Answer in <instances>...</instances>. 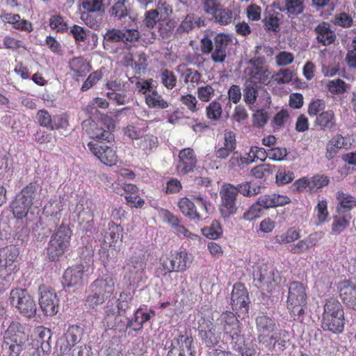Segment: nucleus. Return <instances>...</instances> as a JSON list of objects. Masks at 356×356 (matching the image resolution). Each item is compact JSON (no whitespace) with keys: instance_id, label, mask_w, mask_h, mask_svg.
I'll return each instance as SVG.
<instances>
[{"instance_id":"38","label":"nucleus","mask_w":356,"mask_h":356,"mask_svg":"<svg viewBox=\"0 0 356 356\" xmlns=\"http://www.w3.org/2000/svg\"><path fill=\"white\" fill-rule=\"evenodd\" d=\"M33 204L17 195L11 204L13 216L17 219L25 218Z\"/></svg>"},{"instance_id":"4","label":"nucleus","mask_w":356,"mask_h":356,"mask_svg":"<svg viewBox=\"0 0 356 356\" xmlns=\"http://www.w3.org/2000/svg\"><path fill=\"white\" fill-rule=\"evenodd\" d=\"M307 286L302 282L293 281L289 283L286 308L293 321L302 322L307 305Z\"/></svg>"},{"instance_id":"6","label":"nucleus","mask_w":356,"mask_h":356,"mask_svg":"<svg viewBox=\"0 0 356 356\" xmlns=\"http://www.w3.org/2000/svg\"><path fill=\"white\" fill-rule=\"evenodd\" d=\"M232 42L229 34L220 33L212 40L208 36L200 41L201 51L203 54H211V59L215 63H223L227 56V48Z\"/></svg>"},{"instance_id":"9","label":"nucleus","mask_w":356,"mask_h":356,"mask_svg":"<svg viewBox=\"0 0 356 356\" xmlns=\"http://www.w3.org/2000/svg\"><path fill=\"white\" fill-rule=\"evenodd\" d=\"M113 120L107 116L95 120H88L83 122L86 132L92 139L102 143H110L114 140L112 129L114 128Z\"/></svg>"},{"instance_id":"1","label":"nucleus","mask_w":356,"mask_h":356,"mask_svg":"<svg viewBox=\"0 0 356 356\" xmlns=\"http://www.w3.org/2000/svg\"><path fill=\"white\" fill-rule=\"evenodd\" d=\"M346 324L344 310L335 298L325 300L321 320V327L325 332L339 334L343 332Z\"/></svg>"},{"instance_id":"36","label":"nucleus","mask_w":356,"mask_h":356,"mask_svg":"<svg viewBox=\"0 0 356 356\" xmlns=\"http://www.w3.org/2000/svg\"><path fill=\"white\" fill-rule=\"evenodd\" d=\"M177 206L181 213L191 220L199 221L202 219V216L196 209L193 201L186 197L179 200Z\"/></svg>"},{"instance_id":"61","label":"nucleus","mask_w":356,"mask_h":356,"mask_svg":"<svg viewBox=\"0 0 356 356\" xmlns=\"http://www.w3.org/2000/svg\"><path fill=\"white\" fill-rule=\"evenodd\" d=\"M315 211L317 213L318 222L320 224L325 222L329 216L327 200H323L319 201L315 207Z\"/></svg>"},{"instance_id":"43","label":"nucleus","mask_w":356,"mask_h":356,"mask_svg":"<svg viewBox=\"0 0 356 356\" xmlns=\"http://www.w3.org/2000/svg\"><path fill=\"white\" fill-rule=\"evenodd\" d=\"M300 229L290 227L284 233L275 236V241L279 245L291 243L300 238Z\"/></svg>"},{"instance_id":"55","label":"nucleus","mask_w":356,"mask_h":356,"mask_svg":"<svg viewBox=\"0 0 356 356\" xmlns=\"http://www.w3.org/2000/svg\"><path fill=\"white\" fill-rule=\"evenodd\" d=\"M330 183V179L324 175H315L309 178L310 193L316 192L318 189L326 186Z\"/></svg>"},{"instance_id":"48","label":"nucleus","mask_w":356,"mask_h":356,"mask_svg":"<svg viewBox=\"0 0 356 356\" xmlns=\"http://www.w3.org/2000/svg\"><path fill=\"white\" fill-rule=\"evenodd\" d=\"M49 25L56 33H64L68 31V24L60 14L51 15L49 19Z\"/></svg>"},{"instance_id":"50","label":"nucleus","mask_w":356,"mask_h":356,"mask_svg":"<svg viewBox=\"0 0 356 356\" xmlns=\"http://www.w3.org/2000/svg\"><path fill=\"white\" fill-rule=\"evenodd\" d=\"M159 145L158 138L152 134H147L140 140L139 147L147 155L151 154Z\"/></svg>"},{"instance_id":"3","label":"nucleus","mask_w":356,"mask_h":356,"mask_svg":"<svg viewBox=\"0 0 356 356\" xmlns=\"http://www.w3.org/2000/svg\"><path fill=\"white\" fill-rule=\"evenodd\" d=\"M27 341L24 326L13 321L3 334L1 347L6 356H19L26 349Z\"/></svg>"},{"instance_id":"15","label":"nucleus","mask_w":356,"mask_h":356,"mask_svg":"<svg viewBox=\"0 0 356 356\" xmlns=\"http://www.w3.org/2000/svg\"><path fill=\"white\" fill-rule=\"evenodd\" d=\"M88 147L91 153L105 165L114 166L119 161L117 147L113 145H108L104 143L89 142Z\"/></svg>"},{"instance_id":"52","label":"nucleus","mask_w":356,"mask_h":356,"mask_svg":"<svg viewBox=\"0 0 356 356\" xmlns=\"http://www.w3.org/2000/svg\"><path fill=\"white\" fill-rule=\"evenodd\" d=\"M40 186L37 181H33L26 185L22 188L20 193L17 195L22 199L26 202H31V204H33V200L35 199L38 190Z\"/></svg>"},{"instance_id":"31","label":"nucleus","mask_w":356,"mask_h":356,"mask_svg":"<svg viewBox=\"0 0 356 356\" xmlns=\"http://www.w3.org/2000/svg\"><path fill=\"white\" fill-rule=\"evenodd\" d=\"M184 67L182 65H179L176 68V71L179 74V81L188 85V87L195 88L200 83L202 74L194 68L186 67L181 70Z\"/></svg>"},{"instance_id":"32","label":"nucleus","mask_w":356,"mask_h":356,"mask_svg":"<svg viewBox=\"0 0 356 356\" xmlns=\"http://www.w3.org/2000/svg\"><path fill=\"white\" fill-rule=\"evenodd\" d=\"M352 218L351 213H336L332 216L331 234L336 236L341 234L350 227Z\"/></svg>"},{"instance_id":"5","label":"nucleus","mask_w":356,"mask_h":356,"mask_svg":"<svg viewBox=\"0 0 356 356\" xmlns=\"http://www.w3.org/2000/svg\"><path fill=\"white\" fill-rule=\"evenodd\" d=\"M90 293L86 302L90 308L102 305L113 294L115 282L112 275H106L94 280L89 287Z\"/></svg>"},{"instance_id":"49","label":"nucleus","mask_w":356,"mask_h":356,"mask_svg":"<svg viewBox=\"0 0 356 356\" xmlns=\"http://www.w3.org/2000/svg\"><path fill=\"white\" fill-rule=\"evenodd\" d=\"M275 169L276 166L275 165L263 163L252 168L250 170V175L256 179H263L272 175Z\"/></svg>"},{"instance_id":"18","label":"nucleus","mask_w":356,"mask_h":356,"mask_svg":"<svg viewBox=\"0 0 356 356\" xmlns=\"http://www.w3.org/2000/svg\"><path fill=\"white\" fill-rule=\"evenodd\" d=\"M256 326L259 343L265 346H270L275 339L274 334L276 330L275 320L266 315L259 316L256 318Z\"/></svg>"},{"instance_id":"37","label":"nucleus","mask_w":356,"mask_h":356,"mask_svg":"<svg viewBox=\"0 0 356 356\" xmlns=\"http://www.w3.org/2000/svg\"><path fill=\"white\" fill-rule=\"evenodd\" d=\"M346 145L345 138L341 134H336L326 145V158L332 159L338 154L339 151Z\"/></svg>"},{"instance_id":"46","label":"nucleus","mask_w":356,"mask_h":356,"mask_svg":"<svg viewBox=\"0 0 356 356\" xmlns=\"http://www.w3.org/2000/svg\"><path fill=\"white\" fill-rule=\"evenodd\" d=\"M151 318L149 313L142 312V309H138L135 313L134 318L129 321L127 327H133L134 330L138 331L143 328L144 323Z\"/></svg>"},{"instance_id":"24","label":"nucleus","mask_w":356,"mask_h":356,"mask_svg":"<svg viewBox=\"0 0 356 356\" xmlns=\"http://www.w3.org/2000/svg\"><path fill=\"white\" fill-rule=\"evenodd\" d=\"M95 209L96 206L92 200L81 197L76 204L74 213L81 223H88L93 221Z\"/></svg>"},{"instance_id":"39","label":"nucleus","mask_w":356,"mask_h":356,"mask_svg":"<svg viewBox=\"0 0 356 356\" xmlns=\"http://www.w3.org/2000/svg\"><path fill=\"white\" fill-rule=\"evenodd\" d=\"M232 348L239 353L242 356H253L257 353V347L251 343H245L244 334L230 343Z\"/></svg>"},{"instance_id":"23","label":"nucleus","mask_w":356,"mask_h":356,"mask_svg":"<svg viewBox=\"0 0 356 356\" xmlns=\"http://www.w3.org/2000/svg\"><path fill=\"white\" fill-rule=\"evenodd\" d=\"M129 295L125 292L120 294L119 298L108 300L104 307L106 318L119 316L129 308Z\"/></svg>"},{"instance_id":"62","label":"nucleus","mask_w":356,"mask_h":356,"mask_svg":"<svg viewBox=\"0 0 356 356\" xmlns=\"http://www.w3.org/2000/svg\"><path fill=\"white\" fill-rule=\"evenodd\" d=\"M82 5L86 12L99 13L104 10L103 0H83Z\"/></svg>"},{"instance_id":"25","label":"nucleus","mask_w":356,"mask_h":356,"mask_svg":"<svg viewBox=\"0 0 356 356\" xmlns=\"http://www.w3.org/2000/svg\"><path fill=\"white\" fill-rule=\"evenodd\" d=\"M33 346L37 350H41L44 353L51 350L49 340L51 338V332L43 326L37 327L32 334Z\"/></svg>"},{"instance_id":"51","label":"nucleus","mask_w":356,"mask_h":356,"mask_svg":"<svg viewBox=\"0 0 356 356\" xmlns=\"http://www.w3.org/2000/svg\"><path fill=\"white\" fill-rule=\"evenodd\" d=\"M201 231L204 236L213 240L220 238L222 235V229L218 220H213L209 226L203 227Z\"/></svg>"},{"instance_id":"11","label":"nucleus","mask_w":356,"mask_h":356,"mask_svg":"<svg viewBox=\"0 0 356 356\" xmlns=\"http://www.w3.org/2000/svg\"><path fill=\"white\" fill-rule=\"evenodd\" d=\"M217 327L220 330L223 340L227 343H232L238 340L243 335L242 323L237 318L236 315L230 312L225 311L220 314L216 319Z\"/></svg>"},{"instance_id":"58","label":"nucleus","mask_w":356,"mask_h":356,"mask_svg":"<svg viewBox=\"0 0 356 356\" xmlns=\"http://www.w3.org/2000/svg\"><path fill=\"white\" fill-rule=\"evenodd\" d=\"M197 95L201 102H209L215 95V90L209 84L202 86L197 89Z\"/></svg>"},{"instance_id":"47","label":"nucleus","mask_w":356,"mask_h":356,"mask_svg":"<svg viewBox=\"0 0 356 356\" xmlns=\"http://www.w3.org/2000/svg\"><path fill=\"white\" fill-rule=\"evenodd\" d=\"M81 18L88 26L94 30H98L101 27L102 15L97 13L83 12Z\"/></svg>"},{"instance_id":"40","label":"nucleus","mask_w":356,"mask_h":356,"mask_svg":"<svg viewBox=\"0 0 356 356\" xmlns=\"http://www.w3.org/2000/svg\"><path fill=\"white\" fill-rule=\"evenodd\" d=\"M289 332L286 330H280L278 333L275 334V339L272 344L269 346H266L271 352H275L280 354L283 352L286 348V344L289 342Z\"/></svg>"},{"instance_id":"29","label":"nucleus","mask_w":356,"mask_h":356,"mask_svg":"<svg viewBox=\"0 0 356 356\" xmlns=\"http://www.w3.org/2000/svg\"><path fill=\"white\" fill-rule=\"evenodd\" d=\"M323 234L321 232H314L302 240H299L296 244H293L290 249V252L294 254H301L308 252L312 248L316 247L321 239Z\"/></svg>"},{"instance_id":"44","label":"nucleus","mask_w":356,"mask_h":356,"mask_svg":"<svg viewBox=\"0 0 356 356\" xmlns=\"http://www.w3.org/2000/svg\"><path fill=\"white\" fill-rule=\"evenodd\" d=\"M237 194L240 193L245 197H252L261 193V186L252 184L251 181H244L235 186Z\"/></svg>"},{"instance_id":"12","label":"nucleus","mask_w":356,"mask_h":356,"mask_svg":"<svg viewBox=\"0 0 356 356\" xmlns=\"http://www.w3.org/2000/svg\"><path fill=\"white\" fill-rule=\"evenodd\" d=\"M10 305L25 317L33 318L37 312V305L33 298L25 289L15 288L10 292Z\"/></svg>"},{"instance_id":"7","label":"nucleus","mask_w":356,"mask_h":356,"mask_svg":"<svg viewBox=\"0 0 356 356\" xmlns=\"http://www.w3.org/2000/svg\"><path fill=\"white\" fill-rule=\"evenodd\" d=\"M191 260L186 250L171 251L163 254L159 259L160 267L157 271L162 276L172 272H184L188 268Z\"/></svg>"},{"instance_id":"42","label":"nucleus","mask_w":356,"mask_h":356,"mask_svg":"<svg viewBox=\"0 0 356 356\" xmlns=\"http://www.w3.org/2000/svg\"><path fill=\"white\" fill-rule=\"evenodd\" d=\"M127 2V0H120L115 2L109 10L110 16L118 20L129 17L131 21H134V18L129 15V11L126 5Z\"/></svg>"},{"instance_id":"14","label":"nucleus","mask_w":356,"mask_h":356,"mask_svg":"<svg viewBox=\"0 0 356 356\" xmlns=\"http://www.w3.org/2000/svg\"><path fill=\"white\" fill-rule=\"evenodd\" d=\"M199 337L207 347H214L220 340L222 333L217 327V323H213L211 320L202 315L197 321Z\"/></svg>"},{"instance_id":"28","label":"nucleus","mask_w":356,"mask_h":356,"mask_svg":"<svg viewBox=\"0 0 356 356\" xmlns=\"http://www.w3.org/2000/svg\"><path fill=\"white\" fill-rule=\"evenodd\" d=\"M83 334V330L81 327L77 325H70L65 333V341L60 346L61 354H67L81 341Z\"/></svg>"},{"instance_id":"33","label":"nucleus","mask_w":356,"mask_h":356,"mask_svg":"<svg viewBox=\"0 0 356 356\" xmlns=\"http://www.w3.org/2000/svg\"><path fill=\"white\" fill-rule=\"evenodd\" d=\"M123 236V228L121 225H117L113 222L108 223V231L105 236L104 245L115 249L122 243Z\"/></svg>"},{"instance_id":"20","label":"nucleus","mask_w":356,"mask_h":356,"mask_svg":"<svg viewBox=\"0 0 356 356\" xmlns=\"http://www.w3.org/2000/svg\"><path fill=\"white\" fill-rule=\"evenodd\" d=\"M39 304L46 316H54L58 312L59 299L54 289L49 287H40Z\"/></svg>"},{"instance_id":"64","label":"nucleus","mask_w":356,"mask_h":356,"mask_svg":"<svg viewBox=\"0 0 356 356\" xmlns=\"http://www.w3.org/2000/svg\"><path fill=\"white\" fill-rule=\"evenodd\" d=\"M269 159L274 161H282L286 159L289 152L286 147H272L268 149Z\"/></svg>"},{"instance_id":"13","label":"nucleus","mask_w":356,"mask_h":356,"mask_svg":"<svg viewBox=\"0 0 356 356\" xmlns=\"http://www.w3.org/2000/svg\"><path fill=\"white\" fill-rule=\"evenodd\" d=\"M166 356H196L194 340L190 332H179L170 342Z\"/></svg>"},{"instance_id":"17","label":"nucleus","mask_w":356,"mask_h":356,"mask_svg":"<svg viewBox=\"0 0 356 356\" xmlns=\"http://www.w3.org/2000/svg\"><path fill=\"white\" fill-rule=\"evenodd\" d=\"M220 211L222 216L226 218L236 213L237 191L235 186L231 184H224L220 191Z\"/></svg>"},{"instance_id":"8","label":"nucleus","mask_w":356,"mask_h":356,"mask_svg":"<svg viewBox=\"0 0 356 356\" xmlns=\"http://www.w3.org/2000/svg\"><path fill=\"white\" fill-rule=\"evenodd\" d=\"M19 249L15 245L0 248V280L10 282L19 270L17 259Z\"/></svg>"},{"instance_id":"57","label":"nucleus","mask_w":356,"mask_h":356,"mask_svg":"<svg viewBox=\"0 0 356 356\" xmlns=\"http://www.w3.org/2000/svg\"><path fill=\"white\" fill-rule=\"evenodd\" d=\"M327 88L333 95H342L347 90V84L340 79L329 81Z\"/></svg>"},{"instance_id":"2","label":"nucleus","mask_w":356,"mask_h":356,"mask_svg":"<svg viewBox=\"0 0 356 356\" xmlns=\"http://www.w3.org/2000/svg\"><path fill=\"white\" fill-rule=\"evenodd\" d=\"M73 232L69 225L61 223L51 234L46 248L49 261L56 262L69 251Z\"/></svg>"},{"instance_id":"26","label":"nucleus","mask_w":356,"mask_h":356,"mask_svg":"<svg viewBox=\"0 0 356 356\" xmlns=\"http://www.w3.org/2000/svg\"><path fill=\"white\" fill-rule=\"evenodd\" d=\"M70 74L75 81L85 77L92 70L91 64L82 56L74 57L69 60Z\"/></svg>"},{"instance_id":"45","label":"nucleus","mask_w":356,"mask_h":356,"mask_svg":"<svg viewBox=\"0 0 356 356\" xmlns=\"http://www.w3.org/2000/svg\"><path fill=\"white\" fill-rule=\"evenodd\" d=\"M213 18L216 23L225 26L233 22L236 19V15L232 10L222 6L213 16Z\"/></svg>"},{"instance_id":"34","label":"nucleus","mask_w":356,"mask_h":356,"mask_svg":"<svg viewBox=\"0 0 356 356\" xmlns=\"http://www.w3.org/2000/svg\"><path fill=\"white\" fill-rule=\"evenodd\" d=\"M316 34V40L318 43L327 46L334 42L336 40L335 33L331 30L328 23L322 22L314 29Z\"/></svg>"},{"instance_id":"19","label":"nucleus","mask_w":356,"mask_h":356,"mask_svg":"<svg viewBox=\"0 0 356 356\" xmlns=\"http://www.w3.org/2000/svg\"><path fill=\"white\" fill-rule=\"evenodd\" d=\"M250 303L249 294L244 284L239 282L234 284L231 297L233 310L236 313L246 314L248 313Z\"/></svg>"},{"instance_id":"41","label":"nucleus","mask_w":356,"mask_h":356,"mask_svg":"<svg viewBox=\"0 0 356 356\" xmlns=\"http://www.w3.org/2000/svg\"><path fill=\"white\" fill-rule=\"evenodd\" d=\"M145 103L149 108L165 109L169 106L168 102L156 90H152L145 97Z\"/></svg>"},{"instance_id":"35","label":"nucleus","mask_w":356,"mask_h":356,"mask_svg":"<svg viewBox=\"0 0 356 356\" xmlns=\"http://www.w3.org/2000/svg\"><path fill=\"white\" fill-rule=\"evenodd\" d=\"M315 126L321 130H332L337 125V118L332 110H327L319 113L314 122Z\"/></svg>"},{"instance_id":"63","label":"nucleus","mask_w":356,"mask_h":356,"mask_svg":"<svg viewBox=\"0 0 356 356\" xmlns=\"http://www.w3.org/2000/svg\"><path fill=\"white\" fill-rule=\"evenodd\" d=\"M103 74L101 70H96L90 74L81 86L82 91H86L95 86L102 78Z\"/></svg>"},{"instance_id":"60","label":"nucleus","mask_w":356,"mask_h":356,"mask_svg":"<svg viewBox=\"0 0 356 356\" xmlns=\"http://www.w3.org/2000/svg\"><path fill=\"white\" fill-rule=\"evenodd\" d=\"M261 212L262 208H261L259 204L256 202L243 213L241 218L245 221H252L259 218Z\"/></svg>"},{"instance_id":"59","label":"nucleus","mask_w":356,"mask_h":356,"mask_svg":"<svg viewBox=\"0 0 356 356\" xmlns=\"http://www.w3.org/2000/svg\"><path fill=\"white\" fill-rule=\"evenodd\" d=\"M69 126V118L66 113L56 115L52 118L51 130L66 129Z\"/></svg>"},{"instance_id":"56","label":"nucleus","mask_w":356,"mask_h":356,"mask_svg":"<svg viewBox=\"0 0 356 356\" xmlns=\"http://www.w3.org/2000/svg\"><path fill=\"white\" fill-rule=\"evenodd\" d=\"M305 0H285V10L289 16L298 15L303 12Z\"/></svg>"},{"instance_id":"30","label":"nucleus","mask_w":356,"mask_h":356,"mask_svg":"<svg viewBox=\"0 0 356 356\" xmlns=\"http://www.w3.org/2000/svg\"><path fill=\"white\" fill-rule=\"evenodd\" d=\"M337 200L336 213H350L356 207V197L342 190L335 193Z\"/></svg>"},{"instance_id":"22","label":"nucleus","mask_w":356,"mask_h":356,"mask_svg":"<svg viewBox=\"0 0 356 356\" xmlns=\"http://www.w3.org/2000/svg\"><path fill=\"white\" fill-rule=\"evenodd\" d=\"M178 158L179 161L176 168L179 174L185 175L194 171L197 163V159L192 148L186 147L181 149Z\"/></svg>"},{"instance_id":"53","label":"nucleus","mask_w":356,"mask_h":356,"mask_svg":"<svg viewBox=\"0 0 356 356\" xmlns=\"http://www.w3.org/2000/svg\"><path fill=\"white\" fill-rule=\"evenodd\" d=\"M222 108L220 102L212 101L206 108V115L212 121H217L222 117Z\"/></svg>"},{"instance_id":"21","label":"nucleus","mask_w":356,"mask_h":356,"mask_svg":"<svg viewBox=\"0 0 356 356\" xmlns=\"http://www.w3.org/2000/svg\"><path fill=\"white\" fill-rule=\"evenodd\" d=\"M86 266L76 264L69 266L63 275V284L66 287L81 286L86 276Z\"/></svg>"},{"instance_id":"10","label":"nucleus","mask_w":356,"mask_h":356,"mask_svg":"<svg viewBox=\"0 0 356 356\" xmlns=\"http://www.w3.org/2000/svg\"><path fill=\"white\" fill-rule=\"evenodd\" d=\"M263 56H254L249 60L250 65L245 70L247 81L256 88L268 85L271 79V72Z\"/></svg>"},{"instance_id":"16","label":"nucleus","mask_w":356,"mask_h":356,"mask_svg":"<svg viewBox=\"0 0 356 356\" xmlns=\"http://www.w3.org/2000/svg\"><path fill=\"white\" fill-rule=\"evenodd\" d=\"M254 282L258 288L273 293L277 286L275 270L272 266L262 264L257 267L253 273Z\"/></svg>"},{"instance_id":"27","label":"nucleus","mask_w":356,"mask_h":356,"mask_svg":"<svg viewBox=\"0 0 356 356\" xmlns=\"http://www.w3.org/2000/svg\"><path fill=\"white\" fill-rule=\"evenodd\" d=\"M283 15L274 9H266L262 23L265 31L269 33H277L281 30Z\"/></svg>"},{"instance_id":"54","label":"nucleus","mask_w":356,"mask_h":356,"mask_svg":"<svg viewBox=\"0 0 356 356\" xmlns=\"http://www.w3.org/2000/svg\"><path fill=\"white\" fill-rule=\"evenodd\" d=\"M160 79L161 83L168 90L173 89L177 82V78L175 73L168 69H163L161 71Z\"/></svg>"}]
</instances>
